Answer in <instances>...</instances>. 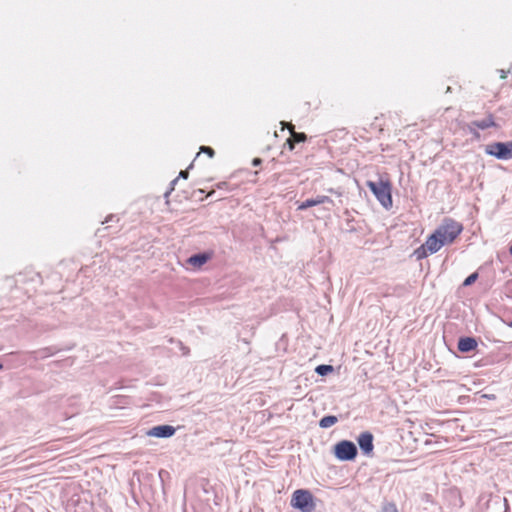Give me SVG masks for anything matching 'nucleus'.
<instances>
[{"label":"nucleus","mask_w":512,"mask_h":512,"mask_svg":"<svg viewBox=\"0 0 512 512\" xmlns=\"http://www.w3.org/2000/svg\"><path fill=\"white\" fill-rule=\"evenodd\" d=\"M366 185L384 208L392 207V186L389 180L380 178L378 181H367Z\"/></svg>","instance_id":"1"},{"label":"nucleus","mask_w":512,"mask_h":512,"mask_svg":"<svg viewBox=\"0 0 512 512\" xmlns=\"http://www.w3.org/2000/svg\"><path fill=\"white\" fill-rule=\"evenodd\" d=\"M462 230L463 226L461 223L451 218H445L442 224L435 230V233L445 244H450L459 236Z\"/></svg>","instance_id":"2"},{"label":"nucleus","mask_w":512,"mask_h":512,"mask_svg":"<svg viewBox=\"0 0 512 512\" xmlns=\"http://www.w3.org/2000/svg\"><path fill=\"white\" fill-rule=\"evenodd\" d=\"M291 505L301 512H313L316 508L312 493L304 489L294 491Z\"/></svg>","instance_id":"3"},{"label":"nucleus","mask_w":512,"mask_h":512,"mask_svg":"<svg viewBox=\"0 0 512 512\" xmlns=\"http://www.w3.org/2000/svg\"><path fill=\"white\" fill-rule=\"evenodd\" d=\"M334 454L341 461H351L357 456V447L352 441L342 440L334 446Z\"/></svg>","instance_id":"4"},{"label":"nucleus","mask_w":512,"mask_h":512,"mask_svg":"<svg viewBox=\"0 0 512 512\" xmlns=\"http://www.w3.org/2000/svg\"><path fill=\"white\" fill-rule=\"evenodd\" d=\"M485 152L486 154L494 156L495 158L500 160L509 159L508 147L506 142H494L488 144L485 148Z\"/></svg>","instance_id":"5"},{"label":"nucleus","mask_w":512,"mask_h":512,"mask_svg":"<svg viewBox=\"0 0 512 512\" xmlns=\"http://www.w3.org/2000/svg\"><path fill=\"white\" fill-rule=\"evenodd\" d=\"M508 504L505 498H501L500 496L490 497L486 504L485 508L482 509V512H507Z\"/></svg>","instance_id":"6"},{"label":"nucleus","mask_w":512,"mask_h":512,"mask_svg":"<svg viewBox=\"0 0 512 512\" xmlns=\"http://www.w3.org/2000/svg\"><path fill=\"white\" fill-rule=\"evenodd\" d=\"M374 436L371 432L365 431L362 432L357 437V443L360 447L362 453L366 456H370L373 453L374 444H373Z\"/></svg>","instance_id":"7"},{"label":"nucleus","mask_w":512,"mask_h":512,"mask_svg":"<svg viewBox=\"0 0 512 512\" xmlns=\"http://www.w3.org/2000/svg\"><path fill=\"white\" fill-rule=\"evenodd\" d=\"M176 432L175 427L171 425H158L152 427L148 432V436L157 437V438H169L173 436Z\"/></svg>","instance_id":"8"},{"label":"nucleus","mask_w":512,"mask_h":512,"mask_svg":"<svg viewBox=\"0 0 512 512\" xmlns=\"http://www.w3.org/2000/svg\"><path fill=\"white\" fill-rule=\"evenodd\" d=\"M424 244L425 249H428L430 254L438 252L442 246L446 245L435 232L427 238Z\"/></svg>","instance_id":"9"},{"label":"nucleus","mask_w":512,"mask_h":512,"mask_svg":"<svg viewBox=\"0 0 512 512\" xmlns=\"http://www.w3.org/2000/svg\"><path fill=\"white\" fill-rule=\"evenodd\" d=\"M477 341L474 337H461L458 340L457 348L462 353H469L477 348Z\"/></svg>","instance_id":"10"},{"label":"nucleus","mask_w":512,"mask_h":512,"mask_svg":"<svg viewBox=\"0 0 512 512\" xmlns=\"http://www.w3.org/2000/svg\"><path fill=\"white\" fill-rule=\"evenodd\" d=\"M59 351H60V349L57 348L56 346H49V347H44V348L32 351L30 354L34 359L39 360V359H45L50 356H53L56 353H58Z\"/></svg>","instance_id":"11"},{"label":"nucleus","mask_w":512,"mask_h":512,"mask_svg":"<svg viewBox=\"0 0 512 512\" xmlns=\"http://www.w3.org/2000/svg\"><path fill=\"white\" fill-rule=\"evenodd\" d=\"M470 126L476 127L481 130H485L491 127H496V123L494 121V117L492 114H488L485 118L481 120H474L470 123Z\"/></svg>","instance_id":"12"},{"label":"nucleus","mask_w":512,"mask_h":512,"mask_svg":"<svg viewBox=\"0 0 512 512\" xmlns=\"http://www.w3.org/2000/svg\"><path fill=\"white\" fill-rule=\"evenodd\" d=\"M210 259V255L207 254V253H197V254H194L192 255L189 259H188V262L195 266V267H201L202 265H204L208 260Z\"/></svg>","instance_id":"13"},{"label":"nucleus","mask_w":512,"mask_h":512,"mask_svg":"<svg viewBox=\"0 0 512 512\" xmlns=\"http://www.w3.org/2000/svg\"><path fill=\"white\" fill-rule=\"evenodd\" d=\"M284 126H287L291 132V138L293 139V141L295 143H301V142H304L306 139H307V136L305 133H302V132H295L293 129H294V126L291 124V123H286V122H282L281 123Z\"/></svg>","instance_id":"14"},{"label":"nucleus","mask_w":512,"mask_h":512,"mask_svg":"<svg viewBox=\"0 0 512 512\" xmlns=\"http://www.w3.org/2000/svg\"><path fill=\"white\" fill-rule=\"evenodd\" d=\"M338 422V418L334 415H327L321 418L319 421V426L323 429L330 428L334 424Z\"/></svg>","instance_id":"15"},{"label":"nucleus","mask_w":512,"mask_h":512,"mask_svg":"<svg viewBox=\"0 0 512 512\" xmlns=\"http://www.w3.org/2000/svg\"><path fill=\"white\" fill-rule=\"evenodd\" d=\"M189 176V172H188V169L186 170H181L180 173H179V176L177 178H175L174 180L171 181L170 183V188L168 191L165 192L164 194V197L167 199L168 196L170 195V193L174 190L175 188V185L178 181L179 178H182V179H187Z\"/></svg>","instance_id":"16"},{"label":"nucleus","mask_w":512,"mask_h":512,"mask_svg":"<svg viewBox=\"0 0 512 512\" xmlns=\"http://www.w3.org/2000/svg\"><path fill=\"white\" fill-rule=\"evenodd\" d=\"M333 366L321 364L315 368V372L320 376H326L333 371Z\"/></svg>","instance_id":"17"},{"label":"nucleus","mask_w":512,"mask_h":512,"mask_svg":"<svg viewBox=\"0 0 512 512\" xmlns=\"http://www.w3.org/2000/svg\"><path fill=\"white\" fill-rule=\"evenodd\" d=\"M413 254L417 260H422V259L426 258L428 256V254H430V253H429L428 249H425V244H423L420 247H418L414 251Z\"/></svg>","instance_id":"18"},{"label":"nucleus","mask_w":512,"mask_h":512,"mask_svg":"<svg viewBox=\"0 0 512 512\" xmlns=\"http://www.w3.org/2000/svg\"><path fill=\"white\" fill-rule=\"evenodd\" d=\"M313 206H316V202H315V198L313 199H307L305 201H303L299 206H298V209L299 210H306L310 207H313Z\"/></svg>","instance_id":"19"},{"label":"nucleus","mask_w":512,"mask_h":512,"mask_svg":"<svg viewBox=\"0 0 512 512\" xmlns=\"http://www.w3.org/2000/svg\"><path fill=\"white\" fill-rule=\"evenodd\" d=\"M478 279V273L474 272L470 274L463 282V286H470Z\"/></svg>","instance_id":"20"},{"label":"nucleus","mask_w":512,"mask_h":512,"mask_svg":"<svg viewBox=\"0 0 512 512\" xmlns=\"http://www.w3.org/2000/svg\"><path fill=\"white\" fill-rule=\"evenodd\" d=\"M381 512H398V510L395 504L387 503L382 507Z\"/></svg>","instance_id":"21"},{"label":"nucleus","mask_w":512,"mask_h":512,"mask_svg":"<svg viewBox=\"0 0 512 512\" xmlns=\"http://www.w3.org/2000/svg\"><path fill=\"white\" fill-rule=\"evenodd\" d=\"M200 151L207 154L210 158L215 155V151L209 146H201Z\"/></svg>","instance_id":"22"},{"label":"nucleus","mask_w":512,"mask_h":512,"mask_svg":"<svg viewBox=\"0 0 512 512\" xmlns=\"http://www.w3.org/2000/svg\"><path fill=\"white\" fill-rule=\"evenodd\" d=\"M286 144L288 145L289 150H293L295 148V142L291 137L286 140Z\"/></svg>","instance_id":"23"},{"label":"nucleus","mask_w":512,"mask_h":512,"mask_svg":"<svg viewBox=\"0 0 512 512\" xmlns=\"http://www.w3.org/2000/svg\"><path fill=\"white\" fill-rule=\"evenodd\" d=\"M326 203L333 205L334 201L330 197L322 195V204H326Z\"/></svg>","instance_id":"24"},{"label":"nucleus","mask_w":512,"mask_h":512,"mask_svg":"<svg viewBox=\"0 0 512 512\" xmlns=\"http://www.w3.org/2000/svg\"><path fill=\"white\" fill-rule=\"evenodd\" d=\"M179 344H180V349H181V351H182L183 355H188V353H189V348H188V347H186V346H184V345L182 344V342H179Z\"/></svg>","instance_id":"25"},{"label":"nucleus","mask_w":512,"mask_h":512,"mask_svg":"<svg viewBox=\"0 0 512 512\" xmlns=\"http://www.w3.org/2000/svg\"><path fill=\"white\" fill-rule=\"evenodd\" d=\"M261 163H262V159L261 158L256 157V158H254L252 160V165L255 166V167L260 166Z\"/></svg>","instance_id":"26"},{"label":"nucleus","mask_w":512,"mask_h":512,"mask_svg":"<svg viewBox=\"0 0 512 512\" xmlns=\"http://www.w3.org/2000/svg\"><path fill=\"white\" fill-rule=\"evenodd\" d=\"M506 144H507V147H508L509 159H511L512 158V140L506 142Z\"/></svg>","instance_id":"27"},{"label":"nucleus","mask_w":512,"mask_h":512,"mask_svg":"<svg viewBox=\"0 0 512 512\" xmlns=\"http://www.w3.org/2000/svg\"><path fill=\"white\" fill-rule=\"evenodd\" d=\"M499 73H500V78L505 79L507 77L508 71L501 69V70H499Z\"/></svg>","instance_id":"28"},{"label":"nucleus","mask_w":512,"mask_h":512,"mask_svg":"<svg viewBox=\"0 0 512 512\" xmlns=\"http://www.w3.org/2000/svg\"><path fill=\"white\" fill-rule=\"evenodd\" d=\"M316 205L322 204V195H319L315 198Z\"/></svg>","instance_id":"29"},{"label":"nucleus","mask_w":512,"mask_h":512,"mask_svg":"<svg viewBox=\"0 0 512 512\" xmlns=\"http://www.w3.org/2000/svg\"><path fill=\"white\" fill-rule=\"evenodd\" d=\"M114 218H115V216H114V215H109V216L105 219V221H104L103 223L111 222V221H113V219H114Z\"/></svg>","instance_id":"30"},{"label":"nucleus","mask_w":512,"mask_h":512,"mask_svg":"<svg viewBox=\"0 0 512 512\" xmlns=\"http://www.w3.org/2000/svg\"><path fill=\"white\" fill-rule=\"evenodd\" d=\"M449 92H451V87H450V86H448V87L446 88V93H449Z\"/></svg>","instance_id":"31"},{"label":"nucleus","mask_w":512,"mask_h":512,"mask_svg":"<svg viewBox=\"0 0 512 512\" xmlns=\"http://www.w3.org/2000/svg\"><path fill=\"white\" fill-rule=\"evenodd\" d=\"M507 325L512 328V320Z\"/></svg>","instance_id":"32"},{"label":"nucleus","mask_w":512,"mask_h":512,"mask_svg":"<svg viewBox=\"0 0 512 512\" xmlns=\"http://www.w3.org/2000/svg\"><path fill=\"white\" fill-rule=\"evenodd\" d=\"M509 252H510V254L512 255V245H511V246H510V248H509Z\"/></svg>","instance_id":"33"},{"label":"nucleus","mask_w":512,"mask_h":512,"mask_svg":"<svg viewBox=\"0 0 512 512\" xmlns=\"http://www.w3.org/2000/svg\"><path fill=\"white\" fill-rule=\"evenodd\" d=\"M2 369H3V364L0 363V370H2Z\"/></svg>","instance_id":"34"}]
</instances>
